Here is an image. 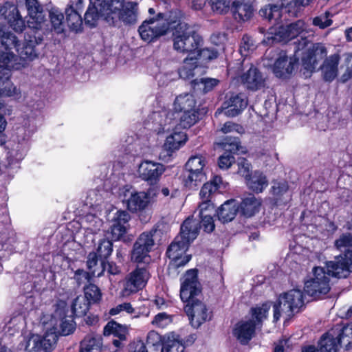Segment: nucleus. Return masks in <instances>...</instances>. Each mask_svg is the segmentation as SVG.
<instances>
[{
  "instance_id": "nucleus-54",
  "label": "nucleus",
  "mask_w": 352,
  "mask_h": 352,
  "mask_svg": "<svg viewBox=\"0 0 352 352\" xmlns=\"http://www.w3.org/2000/svg\"><path fill=\"white\" fill-rule=\"evenodd\" d=\"M184 344L177 340H174L163 344L161 352H184Z\"/></svg>"
},
{
  "instance_id": "nucleus-59",
  "label": "nucleus",
  "mask_w": 352,
  "mask_h": 352,
  "mask_svg": "<svg viewBox=\"0 0 352 352\" xmlns=\"http://www.w3.org/2000/svg\"><path fill=\"white\" fill-rule=\"evenodd\" d=\"M254 48L255 45L252 38L248 35H244L240 44L241 54L246 55L248 52L253 50Z\"/></svg>"
},
{
  "instance_id": "nucleus-58",
  "label": "nucleus",
  "mask_w": 352,
  "mask_h": 352,
  "mask_svg": "<svg viewBox=\"0 0 352 352\" xmlns=\"http://www.w3.org/2000/svg\"><path fill=\"white\" fill-rule=\"evenodd\" d=\"M329 16L330 13L325 12L324 14L314 18L313 24L322 29L326 28L332 24V20L329 19Z\"/></svg>"
},
{
  "instance_id": "nucleus-9",
  "label": "nucleus",
  "mask_w": 352,
  "mask_h": 352,
  "mask_svg": "<svg viewBox=\"0 0 352 352\" xmlns=\"http://www.w3.org/2000/svg\"><path fill=\"white\" fill-rule=\"evenodd\" d=\"M342 342H346V349L352 344V324L344 326L336 338L329 333H324L319 341V352H337Z\"/></svg>"
},
{
  "instance_id": "nucleus-8",
  "label": "nucleus",
  "mask_w": 352,
  "mask_h": 352,
  "mask_svg": "<svg viewBox=\"0 0 352 352\" xmlns=\"http://www.w3.org/2000/svg\"><path fill=\"white\" fill-rule=\"evenodd\" d=\"M179 296L184 303L199 299L202 287L198 278V270L196 268L187 270L180 279Z\"/></svg>"
},
{
  "instance_id": "nucleus-15",
  "label": "nucleus",
  "mask_w": 352,
  "mask_h": 352,
  "mask_svg": "<svg viewBox=\"0 0 352 352\" xmlns=\"http://www.w3.org/2000/svg\"><path fill=\"white\" fill-rule=\"evenodd\" d=\"M154 245L152 232H143L133 245L131 253L132 261L138 263H149L148 253Z\"/></svg>"
},
{
  "instance_id": "nucleus-14",
  "label": "nucleus",
  "mask_w": 352,
  "mask_h": 352,
  "mask_svg": "<svg viewBox=\"0 0 352 352\" xmlns=\"http://www.w3.org/2000/svg\"><path fill=\"white\" fill-rule=\"evenodd\" d=\"M276 57L272 67L274 74L279 78H289L296 67L299 55L294 52L292 57H289L285 51H275Z\"/></svg>"
},
{
  "instance_id": "nucleus-23",
  "label": "nucleus",
  "mask_w": 352,
  "mask_h": 352,
  "mask_svg": "<svg viewBox=\"0 0 352 352\" xmlns=\"http://www.w3.org/2000/svg\"><path fill=\"white\" fill-rule=\"evenodd\" d=\"M258 329L252 322L241 320L233 329L232 334L242 345H246L255 335L256 329Z\"/></svg>"
},
{
  "instance_id": "nucleus-24",
  "label": "nucleus",
  "mask_w": 352,
  "mask_h": 352,
  "mask_svg": "<svg viewBox=\"0 0 352 352\" xmlns=\"http://www.w3.org/2000/svg\"><path fill=\"white\" fill-rule=\"evenodd\" d=\"M11 71L8 65H0V97L14 96L16 98L21 97V91L10 81Z\"/></svg>"
},
{
  "instance_id": "nucleus-4",
  "label": "nucleus",
  "mask_w": 352,
  "mask_h": 352,
  "mask_svg": "<svg viewBox=\"0 0 352 352\" xmlns=\"http://www.w3.org/2000/svg\"><path fill=\"white\" fill-rule=\"evenodd\" d=\"M294 45L296 54L302 52V66L309 73L314 72L319 63L327 55V50L323 44L312 43L305 36H301L300 39L294 42Z\"/></svg>"
},
{
  "instance_id": "nucleus-18",
  "label": "nucleus",
  "mask_w": 352,
  "mask_h": 352,
  "mask_svg": "<svg viewBox=\"0 0 352 352\" xmlns=\"http://www.w3.org/2000/svg\"><path fill=\"white\" fill-rule=\"evenodd\" d=\"M165 170L163 164L150 160L143 161L138 166L139 177L151 185L155 184Z\"/></svg>"
},
{
  "instance_id": "nucleus-53",
  "label": "nucleus",
  "mask_w": 352,
  "mask_h": 352,
  "mask_svg": "<svg viewBox=\"0 0 352 352\" xmlns=\"http://www.w3.org/2000/svg\"><path fill=\"white\" fill-rule=\"evenodd\" d=\"M76 329V323L72 318H63L60 324V333L61 336H68L72 333Z\"/></svg>"
},
{
  "instance_id": "nucleus-38",
  "label": "nucleus",
  "mask_w": 352,
  "mask_h": 352,
  "mask_svg": "<svg viewBox=\"0 0 352 352\" xmlns=\"http://www.w3.org/2000/svg\"><path fill=\"white\" fill-rule=\"evenodd\" d=\"M187 140V135L184 131H174L166 138L164 144V148L168 152L178 150Z\"/></svg>"
},
{
  "instance_id": "nucleus-51",
  "label": "nucleus",
  "mask_w": 352,
  "mask_h": 352,
  "mask_svg": "<svg viewBox=\"0 0 352 352\" xmlns=\"http://www.w3.org/2000/svg\"><path fill=\"white\" fill-rule=\"evenodd\" d=\"M289 186L287 182H273L271 192L272 195L276 197V199L278 200L283 195L287 192Z\"/></svg>"
},
{
  "instance_id": "nucleus-64",
  "label": "nucleus",
  "mask_w": 352,
  "mask_h": 352,
  "mask_svg": "<svg viewBox=\"0 0 352 352\" xmlns=\"http://www.w3.org/2000/svg\"><path fill=\"white\" fill-rule=\"evenodd\" d=\"M111 234L112 237L114 240H119L121 236H122L126 231V226L124 224H119L115 222H113V224L111 227Z\"/></svg>"
},
{
  "instance_id": "nucleus-56",
  "label": "nucleus",
  "mask_w": 352,
  "mask_h": 352,
  "mask_svg": "<svg viewBox=\"0 0 352 352\" xmlns=\"http://www.w3.org/2000/svg\"><path fill=\"white\" fill-rule=\"evenodd\" d=\"M240 142L238 138H234L226 139L225 142H222L223 148L226 151L225 153H234L239 150Z\"/></svg>"
},
{
  "instance_id": "nucleus-62",
  "label": "nucleus",
  "mask_w": 352,
  "mask_h": 352,
  "mask_svg": "<svg viewBox=\"0 0 352 352\" xmlns=\"http://www.w3.org/2000/svg\"><path fill=\"white\" fill-rule=\"evenodd\" d=\"M234 157L232 154L224 153L219 157V166L221 169H228L234 162Z\"/></svg>"
},
{
  "instance_id": "nucleus-31",
  "label": "nucleus",
  "mask_w": 352,
  "mask_h": 352,
  "mask_svg": "<svg viewBox=\"0 0 352 352\" xmlns=\"http://www.w3.org/2000/svg\"><path fill=\"white\" fill-rule=\"evenodd\" d=\"M234 19L238 21H246L252 18L254 9L251 3L245 0H235L232 6Z\"/></svg>"
},
{
  "instance_id": "nucleus-13",
  "label": "nucleus",
  "mask_w": 352,
  "mask_h": 352,
  "mask_svg": "<svg viewBox=\"0 0 352 352\" xmlns=\"http://www.w3.org/2000/svg\"><path fill=\"white\" fill-rule=\"evenodd\" d=\"M0 65H8L15 58L10 50L14 48L19 51V40L12 32L6 30V27L0 25Z\"/></svg>"
},
{
  "instance_id": "nucleus-12",
  "label": "nucleus",
  "mask_w": 352,
  "mask_h": 352,
  "mask_svg": "<svg viewBox=\"0 0 352 352\" xmlns=\"http://www.w3.org/2000/svg\"><path fill=\"white\" fill-rule=\"evenodd\" d=\"M113 0H96L94 5L88 7L85 14V23L90 27H95L100 17L109 21L111 14L116 13L113 10Z\"/></svg>"
},
{
  "instance_id": "nucleus-11",
  "label": "nucleus",
  "mask_w": 352,
  "mask_h": 352,
  "mask_svg": "<svg viewBox=\"0 0 352 352\" xmlns=\"http://www.w3.org/2000/svg\"><path fill=\"white\" fill-rule=\"evenodd\" d=\"M184 309L194 328H199L202 324L211 320L213 317L212 311L199 299L186 303Z\"/></svg>"
},
{
  "instance_id": "nucleus-32",
  "label": "nucleus",
  "mask_w": 352,
  "mask_h": 352,
  "mask_svg": "<svg viewBox=\"0 0 352 352\" xmlns=\"http://www.w3.org/2000/svg\"><path fill=\"white\" fill-rule=\"evenodd\" d=\"M270 308L271 302L268 301L261 305H256L255 307H252L250 310L251 318L248 320L252 322L255 324L256 327L261 329L263 326V321L267 318Z\"/></svg>"
},
{
  "instance_id": "nucleus-39",
  "label": "nucleus",
  "mask_w": 352,
  "mask_h": 352,
  "mask_svg": "<svg viewBox=\"0 0 352 352\" xmlns=\"http://www.w3.org/2000/svg\"><path fill=\"white\" fill-rule=\"evenodd\" d=\"M222 186L225 188L222 178L220 176H214L210 182L204 184L199 195L202 200L210 201L211 195L216 191L219 190Z\"/></svg>"
},
{
  "instance_id": "nucleus-35",
  "label": "nucleus",
  "mask_w": 352,
  "mask_h": 352,
  "mask_svg": "<svg viewBox=\"0 0 352 352\" xmlns=\"http://www.w3.org/2000/svg\"><path fill=\"white\" fill-rule=\"evenodd\" d=\"M247 186L253 192L260 193L267 186L266 176L260 171H255L246 179Z\"/></svg>"
},
{
  "instance_id": "nucleus-26",
  "label": "nucleus",
  "mask_w": 352,
  "mask_h": 352,
  "mask_svg": "<svg viewBox=\"0 0 352 352\" xmlns=\"http://www.w3.org/2000/svg\"><path fill=\"white\" fill-rule=\"evenodd\" d=\"M103 334L104 336L113 335L114 337H117L118 339L113 340L112 343L116 348L120 349L123 346L122 342L126 340L129 329L126 325H122L114 320H111L104 326Z\"/></svg>"
},
{
  "instance_id": "nucleus-10",
  "label": "nucleus",
  "mask_w": 352,
  "mask_h": 352,
  "mask_svg": "<svg viewBox=\"0 0 352 352\" xmlns=\"http://www.w3.org/2000/svg\"><path fill=\"white\" fill-rule=\"evenodd\" d=\"M206 159L201 155H194L189 158L186 164L188 175L184 182L186 188L195 189L196 187L206 179L204 168L206 166Z\"/></svg>"
},
{
  "instance_id": "nucleus-1",
  "label": "nucleus",
  "mask_w": 352,
  "mask_h": 352,
  "mask_svg": "<svg viewBox=\"0 0 352 352\" xmlns=\"http://www.w3.org/2000/svg\"><path fill=\"white\" fill-rule=\"evenodd\" d=\"M199 219L201 221L192 217H188L182 224L179 235L175 237L166 251V255L171 261L177 264H187L190 261V254H183L189 244L198 236L200 222L206 232L210 233L214 230L215 225L210 214H206Z\"/></svg>"
},
{
  "instance_id": "nucleus-41",
  "label": "nucleus",
  "mask_w": 352,
  "mask_h": 352,
  "mask_svg": "<svg viewBox=\"0 0 352 352\" xmlns=\"http://www.w3.org/2000/svg\"><path fill=\"white\" fill-rule=\"evenodd\" d=\"M197 60L195 56L193 55L188 56L184 60L183 65L179 70L181 78L189 79L194 76V70L197 67Z\"/></svg>"
},
{
  "instance_id": "nucleus-60",
  "label": "nucleus",
  "mask_w": 352,
  "mask_h": 352,
  "mask_svg": "<svg viewBox=\"0 0 352 352\" xmlns=\"http://www.w3.org/2000/svg\"><path fill=\"white\" fill-rule=\"evenodd\" d=\"M238 173L244 177L246 179L250 176L251 165L248 161L243 157L238 160Z\"/></svg>"
},
{
  "instance_id": "nucleus-45",
  "label": "nucleus",
  "mask_w": 352,
  "mask_h": 352,
  "mask_svg": "<svg viewBox=\"0 0 352 352\" xmlns=\"http://www.w3.org/2000/svg\"><path fill=\"white\" fill-rule=\"evenodd\" d=\"M91 304V303L87 301V299L84 297L78 296L74 299L72 303V312L76 317L84 316L89 311Z\"/></svg>"
},
{
  "instance_id": "nucleus-27",
  "label": "nucleus",
  "mask_w": 352,
  "mask_h": 352,
  "mask_svg": "<svg viewBox=\"0 0 352 352\" xmlns=\"http://www.w3.org/2000/svg\"><path fill=\"white\" fill-rule=\"evenodd\" d=\"M113 251V244L108 239L102 240L97 248L96 252H90L87 256V264H109L108 257Z\"/></svg>"
},
{
  "instance_id": "nucleus-43",
  "label": "nucleus",
  "mask_w": 352,
  "mask_h": 352,
  "mask_svg": "<svg viewBox=\"0 0 352 352\" xmlns=\"http://www.w3.org/2000/svg\"><path fill=\"white\" fill-rule=\"evenodd\" d=\"M219 82V80L216 78H202L193 80L192 84L195 89L200 91L203 94H207L211 91Z\"/></svg>"
},
{
  "instance_id": "nucleus-22",
  "label": "nucleus",
  "mask_w": 352,
  "mask_h": 352,
  "mask_svg": "<svg viewBox=\"0 0 352 352\" xmlns=\"http://www.w3.org/2000/svg\"><path fill=\"white\" fill-rule=\"evenodd\" d=\"M122 193L123 203H125L127 208L132 212L143 210L148 204V197L144 192H138L131 190V188H124Z\"/></svg>"
},
{
  "instance_id": "nucleus-30",
  "label": "nucleus",
  "mask_w": 352,
  "mask_h": 352,
  "mask_svg": "<svg viewBox=\"0 0 352 352\" xmlns=\"http://www.w3.org/2000/svg\"><path fill=\"white\" fill-rule=\"evenodd\" d=\"M42 40L40 35L36 36V35L28 34V37L25 36V42L23 47L21 48L19 47V51L16 52L20 54L21 58L32 60L38 56L36 46L41 43Z\"/></svg>"
},
{
  "instance_id": "nucleus-52",
  "label": "nucleus",
  "mask_w": 352,
  "mask_h": 352,
  "mask_svg": "<svg viewBox=\"0 0 352 352\" xmlns=\"http://www.w3.org/2000/svg\"><path fill=\"white\" fill-rule=\"evenodd\" d=\"M213 12L217 14L226 13L230 8V0H208Z\"/></svg>"
},
{
  "instance_id": "nucleus-3",
  "label": "nucleus",
  "mask_w": 352,
  "mask_h": 352,
  "mask_svg": "<svg viewBox=\"0 0 352 352\" xmlns=\"http://www.w3.org/2000/svg\"><path fill=\"white\" fill-rule=\"evenodd\" d=\"M176 22L171 26L173 49L183 54L195 55L203 42L202 37L186 23L182 22V13L175 10Z\"/></svg>"
},
{
  "instance_id": "nucleus-44",
  "label": "nucleus",
  "mask_w": 352,
  "mask_h": 352,
  "mask_svg": "<svg viewBox=\"0 0 352 352\" xmlns=\"http://www.w3.org/2000/svg\"><path fill=\"white\" fill-rule=\"evenodd\" d=\"M179 125L181 128L188 129L195 124L199 119V113L196 109L177 113Z\"/></svg>"
},
{
  "instance_id": "nucleus-17",
  "label": "nucleus",
  "mask_w": 352,
  "mask_h": 352,
  "mask_svg": "<svg viewBox=\"0 0 352 352\" xmlns=\"http://www.w3.org/2000/svg\"><path fill=\"white\" fill-rule=\"evenodd\" d=\"M150 274L145 267L136 268L126 276L124 292L127 294L136 293L146 286Z\"/></svg>"
},
{
  "instance_id": "nucleus-46",
  "label": "nucleus",
  "mask_w": 352,
  "mask_h": 352,
  "mask_svg": "<svg viewBox=\"0 0 352 352\" xmlns=\"http://www.w3.org/2000/svg\"><path fill=\"white\" fill-rule=\"evenodd\" d=\"M49 17L54 30L60 33L64 30V15L62 12L58 9L53 8L49 12Z\"/></svg>"
},
{
  "instance_id": "nucleus-50",
  "label": "nucleus",
  "mask_w": 352,
  "mask_h": 352,
  "mask_svg": "<svg viewBox=\"0 0 352 352\" xmlns=\"http://www.w3.org/2000/svg\"><path fill=\"white\" fill-rule=\"evenodd\" d=\"M58 336L54 331H47L41 341V344L45 352H50L56 344Z\"/></svg>"
},
{
  "instance_id": "nucleus-2",
  "label": "nucleus",
  "mask_w": 352,
  "mask_h": 352,
  "mask_svg": "<svg viewBox=\"0 0 352 352\" xmlns=\"http://www.w3.org/2000/svg\"><path fill=\"white\" fill-rule=\"evenodd\" d=\"M352 272V265L314 266L312 276L304 283V292L313 300L324 298L330 292V277L345 278Z\"/></svg>"
},
{
  "instance_id": "nucleus-42",
  "label": "nucleus",
  "mask_w": 352,
  "mask_h": 352,
  "mask_svg": "<svg viewBox=\"0 0 352 352\" xmlns=\"http://www.w3.org/2000/svg\"><path fill=\"white\" fill-rule=\"evenodd\" d=\"M65 22L72 31L78 32L80 30L82 25V19L78 11L71 8L65 9Z\"/></svg>"
},
{
  "instance_id": "nucleus-55",
  "label": "nucleus",
  "mask_w": 352,
  "mask_h": 352,
  "mask_svg": "<svg viewBox=\"0 0 352 352\" xmlns=\"http://www.w3.org/2000/svg\"><path fill=\"white\" fill-rule=\"evenodd\" d=\"M344 65L346 67L345 72L342 75L340 80L346 82L352 77V54H344Z\"/></svg>"
},
{
  "instance_id": "nucleus-16",
  "label": "nucleus",
  "mask_w": 352,
  "mask_h": 352,
  "mask_svg": "<svg viewBox=\"0 0 352 352\" xmlns=\"http://www.w3.org/2000/svg\"><path fill=\"white\" fill-rule=\"evenodd\" d=\"M19 3L24 2L29 19L28 26L32 30H38L45 25L46 19L42 5L37 0H18Z\"/></svg>"
},
{
  "instance_id": "nucleus-29",
  "label": "nucleus",
  "mask_w": 352,
  "mask_h": 352,
  "mask_svg": "<svg viewBox=\"0 0 352 352\" xmlns=\"http://www.w3.org/2000/svg\"><path fill=\"white\" fill-rule=\"evenodd\" d=\"M241 82L248 89L256 91L265 87V78L255 67L250 68L241 77Z\"/></svg>"
},
{
  "instance_id": "nucleus-57",
  "label": "nucleus",
  "mask_w": 352,
  "mask_h": 352,
  "mask_svg": "<svg viewBox=\"0 0 352 352\" xmlns=\"http://www.w3.org/2000/svg\"><path fill=\"white\" fill-rule=\"evenodd\" d=\"M171 322V316L165 312H162L154 317L152 324L158 327L164 328L170 324Z\"/></svg>"
},
{
  "instance_id": "nucleus-21",
  "label": "nucleus",
  "mask_w": 352,
  "mask_h": 352,
  "mask_svg": "<svg viewBox=\"0 0 352 352\" xmlns=\"http://www.w3.org/2000/svg\"><path fill=\"white\" fill-rule=\"evenodd\" d=\"M248 101L242 94L232 96L226 101L222 109H217L215 116L223 113L228 117H234L241 113L247 107Z\"/></svg>"
},
{
  "instance_id": "nucleus-19",
  "label": "nucleus",
  "mask_w": 352,
  "mask_h": 352,
  "mask_svg": "<svg viewBox=\"0 0 352 352\" xmlns=\"http://www.w3.org/2000/svg\"><path fill=\"white\" fill-rule=\"evenodd\" d=\"M116 8V12L111 14L110 19L113 20L118 16L126 24L135 23L137 20L138 4L135 2H126L121 3L118 0H113V10Z\"/></svg>"
},
{
  "instance_id": "nucleus-6",
  "label": "nucleus",
  "mask_w": 352,
  "mask_h": 352,
  "mask_svg": "<svg viewBox=\"0 0 352 352\" xmlns=\"http://www.w3.org/2000/svg\"><path fill=\"white\" fill-rule=\"evenodd\" d=\"M304 295L300 289H292L280 295L273 305L274 322H277L282 314L289 318L301 311L304 306Z\"/></svg>"
},
{
  "instance_id": "nucleus-40",
  "label": "nucleus",
  "mask_w": 352,
  "mask_h": 352,
  "mask_svg": "<svg viewBox=\"0 0 352 352\" xmlns=\"http://www.w3.org/2000/svg\"><path fill=\"white\" fill-rule=\"evenodd\" d=\"M309 253L308 249L304 248L300 245H296L287 254V261L294 264L305 262Z\"/></svg>"
},
{
  "instance_id": "nucleus-33",
  "label": "nucleus",
  "mask_w": 352,
  "mask_h": 352,
  "mask_svg": "<svg viewBox=\"0 0 352 352\" xmlns=\"http://www.w3.org/2000/svg\"><path fill=\"white\" fill-rule=\"evenodd\" d=\"M239 206L234 200L226 201L217 211L219 220L222 223L232 221L236 215Z\"/></svg>"
},
{
  "instance_id": "nucleus-37",
  "label": "nucleus",
  "mask_w": 352,
  "mask_h": 352,
  "mask_svg": "<svg viewBox=\"0 0 352 352\" xmlns=\"http://www.w3.org/2000/svg\"><path fill=\"white\" fill-rule=\"evenodd\" d=\"M261 205V201L259 199L253 195H249L242 200L240 205L241 211L244 216L250 217L259 211Z\"/></svg>"
},
{
  "instance_id": "nucleus-20",
  "label": "nucleus",
  "mask_w": 352,
  "mask_h": 352,
  "mask_svg": "<svg viewBox=\"0 0 352 352\" xmlns=\"http://www.w3.org/2000/svg\"><path fill=\"white\" fill-rule=\"evenodd\" d=\"M0 15L8 21L10 26L16 32H22L25 23L19 14L17 7L13 3L6 2L0 6Z\"/></svg>"
},
{
  "instance_id": "nucleus-61",
  "label": "nucleus",
  "mask_w": 352,
  "mask_h": 352,
  "mask_svg": "<svg viewBox=\"0 0 352 352\" xmlns=\"http://www.w3.org/2000/svg\"><path fill=\"white\" fill-rule=\"evenodd\" d=\"M123 311L128 314H133L135 312V309L130 302H124L111 308L109 310V314L111 316H114Z\"/></svg>"
},
{
  "instance_id": "nucleus-7",
  "label": "nucleus",
  "mask_w": 352,
  "mask_h": 352,
  "mask_svg": "<svg viewBox=\"0 0 352 352\" xmlns=\"http://www.w3.org/2000/svg\"><path fill=\"white\" fill-rule=\"evenodd\" d=\"M305 30V23L302 20H298L286 26H280L277 29L270 28V32L263 40L267 44L277 43H286L297 37Z\"/></svg>"
},
{
  "instance_id": "nucleus-63",
  "label": "nucleus",
  "mask_w": 352,
  "mask_h": 352,
  "mask_svg": "<svg viewBox=\"0 0 352 352\" xmlns=\"http://www.w3.org/2000/svg\"><path fill=\"white\" fill-rule=\"evenodd\" d=\"M146 344L151 345L154 347L161 346L162 344L161 336L155 331H151L148 333L146 336Z\"/></svg>"
},
{
  "instance_id": "nucleus-25",
  "label": "nucleus",
  "mask_w": 352,
  "mask_h": 352,
  "mask_svg": "<svg viewBox=\"0 0 352 352\" xmlns=\"http://www.w3.org/2000/svg\"><path fill=\"white\" fill-rule=\"evenodd\" d=\"M334 244L338 250L342 248H346L347 250L343 255L336 258V261H329L325 264H352V234L351 233L342 234L335 241Z\"/></svg>"
},
{
  "instance_id": "nucleus-28",
  "label": "nucleus",
  "mask_w": 352,
  "mask_h": 352,
  "mask_svg": "<svg viewBox=\"0 0 352 352\" xmlns=\"http://www.w3.org/2000/svg\"><path fill=\"white\" fill-rule=\"evenodd\" d=\"M340 59V57L338 54H331L326 57L322 64L319 67L324 81L332 82L337 77Z\"/></svg>"
},
{
  "instance_id": "nucleus-34",
  "label": "nucleus",
  "mask_w": 352,
  "mask_h": 352,
  "mask_svg": "<svg viewBox=\"0 0 352 352\" xmlns=\"http://www.w3.org/2000/svg\"><path fill=\"white\" fill-rule=\"evenodd\" d=\"M175 113L196 109V100L192 94H184L178 96L174 102Z\"/></svg>"
},
{
  "instance_id": "nucleus-48",
  "label": "nucleus",
  "mask_w": 352,
  "mask_h": 352,
  "mask_svg": "<svg viewBox=\"0 0 352 352\" xmlns=\"http://www.w3.org/2000/svg\"><path fill=\"white\" fill-rule=\"evenodd\" d=\"M85 296L90 303H98L102 298L100 289L94 284H89L84 288Z\"/></svg>"
},
{
  "instance_id": "nucleus-49",
  "label": "nucleus",
  "mask_w": 352,
  "mask_h": 352,
  "mask_svg": "<svg viewBox=\"0 0 352 352\" xmlns=\"http://www.w3.org/2000/svg\"><path fill=\"white\" fill-rule=\"evenodd\" d=\"M223 49V46L219 49L216 47H206L202 50L198 48L197 53L195 54V57L197 58L199 56L202 58L204 60L210 61L218 58L219 55V50Z\"/></svg>"
},
{
  "instance_id": "nucleus-36",
  "label": "nucleus",
  "mask_w": 352,
  "mask_h": 352,
  "mask_svg": "<svg viewBox=\"0 0 352 352\" xmlns=\"http://www.w3.org/2000/svg\"><path fill=\"white\" fill-rule=\"evenodd\" d=\"M102 346L101 336L87 335L80 342L79 352H101Z\"/></svg>"
},
{
  "instance_id": "nucleus-5",
  "label": "nucleus",
  "mask_w": 352,
  "mask_h": 352,
  "mask_svg": "<svg viewBox=\"0 0 352 352\" xmlns=\"http://www.w3.org/2000/svg\"><path fill=\"white\" fill-rule=\"evenodd\" d=\"M175 16V10H173L168 14L159 13L155 17L144 21L138 29L141 38L150 43L166 34L176 22L173 21Z\"/></svg>"
},
{
  "instance_id": "nucleus-47",
  "label": "nucleus",
  "mask_w": 352,
  "mask_h": 352,
  "mask_svg": "<svg viewBox=\"0 0 352 352\" xmlns=\"http://www.w3.org/2000/svg\"><path fill=\"white\" fill-rule=\"evenodd\" d=\"M261 16L267 19L270 21L274 20L277 21L280 19L281 16V9L277 5H268L262 8L259 11Z\"/></svg>"
}]
</instances>
